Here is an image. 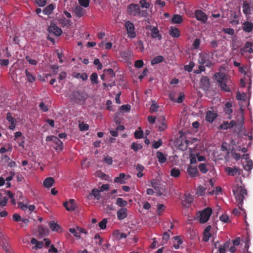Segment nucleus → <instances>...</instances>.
<instances>
[{
    "instance_id": "obj_1",
    "label": "nucleus",
    "mask_w": 253,
    "mask_h": 253,
    "mask_svg": "<svg viewBox=\"0 0 253 253\" xmlns=\"http://www.w3.org/2000/svg\"><path fill=\"white\" fill-rule=\"evenodd\" d=\"M232 191L237 203L238 208L242 211H245L243 208V204L244 199L245 196L247 195L246 189L244 188V186L238 184L237 186L233 187Z\"/></svg>"
},
{
    "instance_id": "obj_2",
    "label": "nucleus",
    "mask_w": 253,
    "mask_h": 253,
    "mask_svg": "<svg viewBox=\"0 0 253 253\" xmlns=\"http://www.w3.org/2000/svg\"><path fill=\"white\" fill-rule=\"evenodd\" d=\"M214 77L221 89L225 92H229L230 88L226 83L227 79L225 74L221 72L216 73Z\"/></svg>"
},
{
    "instance_id": "obj_3",
    "label": "nucleus",
    "mask_w": 253,
    "mask_h": 253,
    "mask_svg": "<svg viewBox=\"0 0 253 253\" xmlns=\"http://www.w3.org/2000/svg\"><path fill=\"white\" fill-rule=\"evenodd\" d=\"M87 97V95L82 91H75L73 92L70 96V100L79 104H83Z\"/></svg>"
},
{
    "instance_id": "obj_4",
    "label": "nucleus",
    "mask_w": 253,
    "mask_h": 253,
    "mask_svg": "<svg viewBox=\"0 0 253 253\" xmlns=\"http://www.w3.org/2000/svg\"><path fill=\"white\" fill-rule=\"evenodd\" d=\"M212 211L211 208H207L199 212V222L201 223H205L207 222L211 213Z\"/></svg>"
},
{
    "instance_id": "obj_5",
    "label": "nucleus",
    "mask_w": 253,
    "mask_h": 253,
    "mask_svg": "<svg viewBox=\"0 0 253 253\" xmlns=\"http://www.w3.org/2000/svg\"><path fill=\"white\" fill-rule=\"evenodd\" d=\"M46 141H52L55 144L53 147L56 151H62L63 148V143L57 137L54 135L48 136L46 138Z\"/></svg>"
},
{
    "instance_id": "obj_6",
    "label": "nucleus",
    "mask_w": 253,
    "mask_h": 253,
    "mask_svg": "<svg viewBox=\"0 0 253 253\" xmlns=\"http://www.w3.org/2000/svg\"><path fill=\"white\" fill-rule=\"evenodd\" d=\"M125 27L128 36L131 38H135L136 34L135 32V27L133 24L129 21H127L125 23Z\"/></svg>"
},
{
    "instance_id": "obj_7",
    "label": "nucleus",
    "mask_w": 253,
    "mask_h": 253,
    "mask_svg": "<svg viewBox=\"0 0 253 253\" xmlns=\"http://www.w3.org/2000/svg\"><path fill=\"white\" fill-rule=\"evenodd\" d=\"M140 6L138 4L131 3L128 5L127 11L129 15L136 16H138Z\"/></svg>"
},
{
    "instance_id": "obj_8",
    "label": "nucleus",
    "mask_w": 253,
    "mask_h": 253,
    "mask_svg": "<svg viewBox=\"0 0 253 253\" xmlns=\"http://www.w3.org/2000/svg\"><path fill=\"white\" fill-rule=\"evenodd\" d=\"M195 17L202 24H205L208 20V16L205 13L200 9L196 10L195 11Z\"/></svg>"
},
{
    "instance_id": "obj_9",
    "label": "nucleus",
    "mask_w": 253,
    "mask_h": 253,
    "mask_svg": "<svg viewBox=\"0 0 253 253\" xmlns=\"http://www.w3.org/2000/svg\"><path fill=\"white\" fill-rule=\"evenodd\" d=\"M250 3L247 0L243 1V11L246 15H250L251 13V8H253V0H250Z\"/></svg>"
},
{
    "instance_id": "obj_10",
    "label": "nucleus",
    "mask_w": 253,
    "mask_h": 253,
    "mask_svg": "<svg viewBox=\"0 0 253 253\" xmlns=\"http://www.w3.org/2000/svg\"><path fill=\"white\" fill-rule=\"evenodd\" d=\"M48 31L49 33H53L54 35L57 37L60 36L62 33V30L58 27L53 22H51L50 23V25L48 28Z\"/></svg>"
},
{
    "instance_id": "obj_11",
    "label": "nucleus",
    "mask_w": 253,
    "mask_h": 253,
    "mask_svg": "<svg viewBox=\"0 0 253 253\" xmlns=\"http://www.w3.org/2000/svg\"><path fill=\"white\" fill-rule=\"evenodd\" d=\"M146 29L151 31V37L152 38H158L159 40H161L162 38V35L159 34V31L156 27L147 25L146 26Z\"/></svg>"
},
{
    "instance_id": "obj_12",
    "label": "nucleus",
    "mask_w": 253,
    "mask_h": 253,
    "mask_svg": "<svg viewBox=\"0 0 253 253\" xmlns=\"http://www.w3.org/2000/svg\"><path fill=\"white\" fill-rule=\"evenodd\" d=\"M225 171L229 175L235 176L236 175H240L242 171V170L236 167H226L225 168Z\"/></svg>"
},
{
    "instance_id": "obj_13",
    "label": "nucleus",
    "mask_w": 253,
    "mask_h": 253,
    "mask_svg": "<svg viewBox=\"0 0 253 253\" xmlns=\"http://www.w3.org/2000/svg\"><path fill=\"white\" fill-rule=\"evenodd\" d=\"M63 206L68 211H73L76 208L75 201L74 199H70L68 201L64 202Z\"/></svg>"
},
{
    "instance_id": "obj_14",
    "label": "nucleus",
    "mask_w": 253,
    "mask_h": 253,
    "mask_svg": "<svg viewBox=\"0 0 253 253\" xmlns=\"http://www.w3.org/2000/svg\"><path fill=\"white\" fill-rule=\"evenodd\" d=\"M200 87L204 90H208L210 87V80L208 77L203 76L200 80Z\"/></svg>"
},
{
    "instance_id": "obj_15",
    "label": "nucleus",
    "mask_w": 253,
    "mask_h": 253,
    "mask_svg": "<svg viewBox=\"0 0 253 253\" xmlns=\"http://www.w3.org/2000/svg\"><path fill=\"white\" fill-rule=\"evenodd\" d=\"M130 177V175H126L125 173H121L119 176L116 177L114 179V182L116 183H119L122 184H125L126 181Z\"/></svg>"
},
{
    "instance_id": "obj_16",
    "label": "nucleus",
    "mask_w": 253,
    "mask_h": 253,
    "mask_svg": "<svg viewBox=\"0 0 253 253\" xmlns=\"http://www.w3.org/2000/svg\"><path fill=\"white\" fill-rule=\"evenodd\" d=\"M198 56V62L200 65L205 64V63L207 61V59H210L209 54L206 53H199Z\"/></svg>"
},
{
    "instance_id": "obj_17",
    "label": "nucleus",
    "mask_w": 253,
    "mask_h": 253,
    "mask_svg": "<svg viewBox=\"0 0 253 253\" xmlns=\"http://www.w3.org/2000/svg\"><path fill=\"white\" fill-rule=\"evenodd\" d=\"M127 215V209L126 208H121L117 212V218L120 220L125 219Z\"/></svg>"
},
{
    "instance_id": "obj_18",
    "label": "nucleus",
    "mask_w": 253,
    "mask_h": 253,
    "mask_svg": "<svg viewBox=\"0 0 253 253\" xmlns=\"http://www.w3.org/2000/svg\"><path fill=\"white\" fill-rule=\"evenodd\" d=\"M93 197L98 200H99L101 197L100 191L96 188L93 189L91 192L88 195L87 198L88 199H91Z\"/></svg>"
},
{
    "instance_id": "obj_19",
    "label": "nucleus",
    "mask_w": 253,
    "mask_h": 253,
    "mask_svg": "<svg viewBox=\"0 0 253 253\" xmlns=\"http://www.w3.org/2000/svg\"><path fill=\"white\" fill-rule=\"evenodd\" d=\"M211 226L208 225L206 227L203 233V240L205 242H208L209 240V239L211 236V233H210V231L211 230Z\"/></svg>"
},
{
    "instance_id": "obj_20",
    "label": "nucleus",
    "mask_w": 253,
    "mask_h": 253,
    "mask_svg": "<svg viewBox=\"0 0 253 253\" xmlns=\"http://www.w3.org/2000/svg\"><path fill=\"white\" fill-rule=\"evenodd\" d=\"M157 120L158 122H160L161 124L159 126V130H164L167 127V126L165 123V118L163 116H161L157 118Z\"/></svg>"
},
{
    "instance_id": "obj_21",
    "label": "nucleus",
    "mask_w": 253,
    "mask_h": 253,
    "mask_svg": "<svg viewBox=\"0 0 253 253\" xmlns=\"http://www.w3.org/2000/svg\"><path fill=\"white\" fill-rule=\"evenodd\" d=\"M85 10L81 6L77 5L74 9V13L76 16L81 17L84 13Z\"/></svg>"
},
{
    "instance_id": "obj_22",
    "label": "nucleus",
    "mask_w": 253,
    "mask_h": 253,
    "mask_svg": "<svg viewBox=\"0 0 253 253\" xmlns=\"http://www.w3.org/2000/svg\"><path fill=\"white\" fill-rule=\"evenodd\" d=\"M173 246L175 249L179 248L180 245L182 244L183 241L180 236H176L173 238Z\"/></svg>"
},
{
    "instance_id": "obj_23",
    "label": "nucleus",
    "mask_w": 253,
    "mask_h": 253,
    "mask_svg": "<svg viewBox=\"0 0 253 253\" xmlns=\"http://www.w3.org/2000/svg\"><path fill=\"white\" fill-rule=\"evenodd\" d=\"M216 114L212 111H208L206 114V120L210 123H212L216 117Z\"/></svg>"
},
{
    "instance_id": "obj_24",
    "label": "nucleus",
    "mask_w": 253,
    "mask_h": 253,
    "mask_svg": "<svg viewBox=\"0 0 253 253\" xmlns=\"http://www.w3.org/2000/svg\"><path fill=\"white\" fill-rule=\"evenodd\" d=\"M187 172L189 176L191 177H194L198 175V170L195 167L189 166L187 168Z\"/></svg>"
},
{
    "instance_id": "obj_25",
    "label": "nucleus",
    "mask_w": 253,
    "mask_h": 253,
    "mask_svg": "<svg viewBox=\"0 0 253 253\" xmlns=\"http://www.w3.org/2000/svg\"><path fill=\"white\" fill-rule=\"evenodd\" d=\"M54 183V179L53 177H49L46 178L43 181V185L46 188L51 187Z\"/></svg>"
},
{
    "instance_id": "obj_26",
    "label": "nucleus",
    "mask_w": 253,
    "mask_h": 253,
    "mask_svg": "<svg viewBox=\"0 0 253 253\" xmlns=\"http://www.w3.org/2000/svg\"><path fill=\"white\" fill-rule=\"evenodd\" d=\"M243 29L245 32H251L253 28V24L248 21L245 22L243 25Z\"/></svg>"
},
{
    "instance_id": "obj_27",
    "label": "nucleus",
    "mask_w": 253,
    "mask_h": 253,
    "mask_svg": "<svg viewBox=\"0 0 253 253\" xmlns=\"http://www.w3.org/2000/svg\"><path fill=\"white\" fill-rule=\"evenodd\" d=\"M169 35L173 38H178L180 36V32L178 28L171 27L169 30Z\"/></svg>"
},
{
    "instance_id": "obj_28",
    "label": "nucleus",
    "mask_w": 253,
    "mask_h": 253,
    "mask_svg": "<svg viewBox=\"0 0 253 253\" xmlns=\"http://www.w3.org/2000/svg\"><path fill=\"white\" fill-rule=\"evenodd\" d=\"M31 243L33 245H35L34 248L36 250L42 249L43 246V242L38 241L36 239L34 238H32Z\"/></svg>"
},
{
    "instance_id": "obj_29",
    "label": "nucleus",
    "mask_w": 253,
    "mask_h": 253,
    "mask_svg": "<svg viewBox=\"0 0 253 253\" xmlns=\"http://www.w3.org/2000/svg\"><path fill=\"white\" fill-rule=\"evenodd\" d=\"M156 156L160 163L163 164L166 162V156L162 152L158 151L156 153Z\"/></svg>"
},
{
    "instance_id": "obj_30",
    "label": "nucleus",
    "mask_w": 253,
    "mask_h": 253,
    "mask_svg": "<svg viewBox=\"0 0 253 253\" xmlns=\"http://www.w3.org/2000/svg\"><path fill=\"white\" fill-rule=\"evenodd\" d=\"M183 22L182 16L178 14H174L171 18V22L173 24H180Z\"/></svg>"
},
{
    "instance_id": "obj_31",
    "label": "nucleus",
    "mask_w": 253,
    "mask_h": 253,
    "mask_svg": "<svg viewBox=\"0 0 253 253\" xmlns=\"http://www.w3.org/2000/svg\"><path fill=\"white\" fill-rule=\"evenodd\" d=\"M12 150V145L11 143H7L4 145V146L0 149V153L3 154L8 151H11Z\"/></svg>"
},
{
    "instance_id": "obj_32",
    "label": "nucleus",
    "mask_w": 253,
    "mask_h": 253,
    "mask_svg": "<svg viewBox=\"0 0 253 253\" xmlns=\"http://www.w3.org/2000/svg\"><path fill=\"white\" fill-rule=\"evenodd\" d=\"M54 8V5L53 4H50L43 9L42 12L44 15H48L52 13Z\"/></svg>"
},
{
    "instance_id": "obj_33",
    "label": "nucleus",
    "mask_w": 253,
    "mask_h": 253,
    "mask_svg": "<svg viewBox=\"0 0 253 253\" xmlns=\"http://www.w3.org/2000/svg\"><path fill=\"white\" fill-rule=\"evenodd\" d=\"M232 107V104L231 102H228L225 104V107H224V112L225 113V114L229 115L232 114L233 112V110L231 108Z\"/></svg>"
},
{
    "instance_id": "obj_34",
    "label": "nucleus",
    "mask_w": 253,
    "mask_h": 253,
    "mask_svg": "<svg viewBox=\"0 0 253 253\" xmlns=\"http://www.w3.org/2000/svg\"><path fill=\"white\" fill-rule=\"evenodd\" d=\"M104 74L107 78H110V80H112L113 79L115 78V73L111 68L105 70Z\"/></svg>"
},
{
    "instance_id": "obj_35",
    "label": "nucleus",
    "mask_w": 253,
    "mask_h": 253,
    "mask_svg": "<svg viewBox=\"0 0 253 253\" xmlns=\"http://www.w3.org/2000/svg\"><path fill=\"white\" fill-rule=\"evenodd\" d=\"M144 169V167L142 165L138 164L136 166V170L138 172L136 175L138 177H141L143 176L144 174L142 172Z\"/></svg>"
},
{
    "instance_id": "obj_36",
    "label": "nucleus",
    "mask_w": 253,
    "mask_h": 253,
    "mask_svg": "<svg viewBox=\"0 0 253 253\" xmlns=\"http://www.w3.org/2000/svg\"><path fill=\"white\" fill-rule=\"evenodd\" d=\"M164 60V58L162 55H159L154 57L151 62L152 65L159 64L162 62Z\"/></svg>"
},
{
    "instance_id": "obj_37",
    "label": "nucleus",
    "mask_w": 253,
    "mask_h": 253,
    "mask_svg": "<svg viewBox=\"0 0 253 253\" xmlns=\"http://www.w3.org/2000/svg\"><path fill=\"white\" fill-rule=\"evenodd\" d=\"M25 74L27 77V80L28 82L33 83L36 80L35 77L30 73L27 70L25 71Z\"/></svg>"
},
{
    "instance_id": "obj_38",
    "label": "nucleus",
    "mask_w": 253,
    "mask_h": 253,
    "mask_svg": "<svg viewBox=\"0 0 253 253\" xmlns=\"http://www.w3.org/2000/svg\"><path fill=\"white\" fill-rule=\"evenodd\" d=\"M116 204L122 208H125L127 204V202L122 198H118L116 201Z\"/></svg>"
},
{
    "instance_id": "obj_39",
    "label": "nucleus",
    "mask_w": 253,
    "mask_h": 253,
    "mask_svg": "<svg viewBox=\"0 0 253 253\" xmlns=\"http://www.w3.org/2000/svg\"><path fill=\"white\" fill-rule=\"evenodd\" d=\"M49 226L51 230L53 231H58L60 228L59 225L55 223L53 221H51L49 223Z\"/></svg>"
},
{
    "instance_id": "obj_40",
    "label": "nucleus",
    "mask_w": 253,
    "mask_h": 253,
    "mask_svg": "<svg viewBox=\"0 0 253 253\" xmlns=\"http://www.w3.org/2000/svg\"><path fill=\"white\" fill-rule=\"evenodd\" d=\"M180 170L176 168H172L170 170V175L174 177H177L180 175Z\"/></svg>"
},
{
    "instance_id": "obj_41",
    "label": "nucleus",
    "mask_w": 253,
    "mask_h": 253,
    "mask_svg": "<svg viewBox=\"0 0 253 253\" xmlns=\"http://www.w3.org/2000/svg\"><path fill=\"white\" fill-rule=\"evenodd\" d=\"M69 231L70 233H71L74 235V236H75L77 238L80 239L81 238V236L79 234V232L77 229V226L76 227V228H70L69 229Z\"/></svg>"
},
{
    "instance_id": "obj_42",
    "label": "nucleus",
    "mask_w": 253,
    "mask_h": 253,
    "mask_svg": "<svg viewBox=\"0 0 253 253\" xmlns=\"http://www.w3.org/2000/svg\"><path fill=\"white\" fill-rule=\"evenodd\" d=\"M150 186L153 187L155 190H158L160 188V183L156 179H152L150 181Z\"/></svg>"
},
{
    "instance_id": "obj_43",
    "label": "nucleus",
    "mask_w": 253,
    "mask_h": 253,
    "mask_svg": "<svg viewBox=\"0 0 253 253\" xmlns=\"http://www.w3.org/2000/svg\"><path fill=\"white\" fill-rule=\"evenodd\" d=\"M193 201V199L190 197H187L185 199L182 201V203L183 206L185 207H189V206L191 205Z\"/></svg>"
},
{
    "instance_id": "obj_44",
    "label": "nucleus",
    "mask_w": 253,
    "mask_h": 253,
    "mask_svg": "<svg viewBox=\"0 0 253 253\" xmlns=\"http://www.w3.org/2000/svg\"><path fill=\"white\" fill-rule=\"evenodd\" d=\"M246 164L244 166V168L246 171L251 170L253 166V163L252 160H248L246 161Z\"/></svg>"
},
{
    "instance_id": "obj_45",
    "label": "nucleus",
    "mask_w": 253,
    "mask_h": 253,
    "mask_svg": "<svg viewBox=\"0 0 253 253\" xmlns=\"http://www.w3.org/2000/svg\"><path fill=\"white\" fill-rule=\"evenodd\" d=\"M90 79L92 84H97L98 81V75L96 73H93L90 77Z\"/></svg>"
},
{
    "instance_id": "obj_46",
    "label": "nucleus",
    "mask_w": 253,
    "mask_h": 253,
    "mask_svg": "<svg viewBox=\"0 0 253 253\" xmlns=\"http://www.w3.org/2000/svg\"><path fill=\"white\" fill-rule=\"evenodd\" d=\"M195 66V63L193 61H190L189 64L184 66V70L189 72H191L194 67Z\"/></svg>"
},
{
    "instance_id": "obj_47",
    "label": "nucleus",
    "mask_w": 253,
    "mask_h": 253,
    "mask_svg": "<svg viewBox=\"0 0 253 253\" xmlns=\"http://www.w3.org/2000/svg\"><path fill=\"white\" fill-rule=\"evenodd\" d=\"M169 237H170L169 234L168 233V232L167 231L164 232V233H163V235L162 240V243L163 245L167 243V242L168 241V240L169 239Z\"/></svg>"
},
{
    "instance_id": "obj_48",
    "label": "nucleus",
    "mask_w": 253,
    "mask_h": 253,
    "mask_svg": "<svg viewBox=\"0 0 253 253\" xmlns=\"http://www.w3.org/2000/svg\"><path fill=\"white\" fill-rule=\"evenodd\" d=\"M7 198L6 197H2V195L0 193V206L1 207L5 206L7 203Z\"/></svg>"
},
{
    "instance_id": "obj_49",
    "label": "nucleus",
    "mask_w": 253,
    "mask_h": 253,
    "mask_svg": "<svg viewBox=\"0 0 253 253\" xmlns=\"http://www.w3.org/2000/svg\"><path fill=\"white\" fill-rule=\"evenodd\" d=\"M131 148L134 151H137L142 148V146L140 144H137L133 142L131 145Z\"/></svg>"
},
{
    "instance_id": "obj_50",
    "label": "nucleus",
    "mask_w": 253,
    "mask_h": 253,
    "mask_svg": "<svg viewBox=\"0 0 253 253\" xmlns=\"http://www.w3.org/2000/svg\"><path fill=\"white\" fill-rule=\"evenodd\" d=\"M107 222L108 221L106 218L103 219V220L98 223L99 228L102 230L105 229L106 228Z\"/></svg>"
},
{
    "instance_id": "obj_51",
    "label": "nucleus",
    "mask_w": 253,
    "mask_h": 253,
    "mask_svg": "<svg viewBox=\"0 0 253 253\" xmlns=\"http://www.w3.org/2000/svg\"><path fill=\"white\" fill-rule=\"evenodd\" d=\"M199 169L202 173H206L208 172V169L206 167V165L204 163L200 164L198 166Z\"/></svg>"
},
{
    "instance_id": "obj_52",
    "label": "nucleus",
    "mask_w": 253,
    "mask_h": 253,
    "mask_svg": "<svg viewBox=\"0 0 253 253\" xmlns=\"http://www.w3.org/2000/svg\"><path fill=\"white\" fill-rule=\"evenodd\" d=\"M139 3L141 5V7L143 8L148 9L150 6V3L147 2L146 0H141L139 1Z\"/></svg>"
},
{
    "instance_id": "obj_53",
    "label": "nucleus",
    "mask_w": 253,
    "mask_h": 253,
    "mask_svg": "<svg viewBox=\"0 0 253 253\" xmlns=\"http://www.w3.org/2000/svg\"><path fill=\"white\" fill-rule=\"evenodd\" d=\"M163 144V141L161 139H159L157 141H154L152 143V147L154 149L159 148Z\"/></svg>"
},
{
    "instance_id": "obj_54",
    "label": "nucleus",
    "mask_w": 253,
    "mask_h": 253,
    "mask_svg": "<svg viewBox=\"0 0 253 253\" xmlns=\"http://www.w3.org/2000/svg\"><path fill=\"white\" fill-rule=\"evenodd\" d=\"M206 188L202 186H199L198 187L197 194L198 196H202L205 194V192L206 191Z\"/></svg>"
},
{
    "instance_id": "obj_55",
    "label": "nucleus",
    "mask_w": 253,
    "mask_h": 253,
    "mask_svg": "<svg viewBox=\"0 0 253 253\" xmlns=\"http://www.w3.org/2000/svg\"><path fill=\"white\" fill-rule=\"evenodd\" d=\"M159 108V105L157 103L154 101L153 102L152 105L150 108V111L151 113L156 112Z\"/></svg>"
},
{
    "instance_id": "obj_56",
    "label": "nucleus",
    "mask_w": 253,
    "mask_h": 253,
    "mask_svg": "<svg viewBox=\"0 0 253 253\" xmlns=\"http://www.w3.org/2000/svg\"><path fill=\"white\" fill-rule=\"evenodd\" d=\"M79 128L81 131H86L89 128V126L87 124L82 123L79 124Z\"/></svg>"
},
{
    "instance_id": "obj_57",
    "label": "nucleus",
    "mask_w": 253,
    "mask_h": 253,
    "mask_svg": "<svg viewBox=\"0 0 253 253\" xmlns=\"http://www.w3.org/2000/svg\"><path fill=\"white\" fill-rule=\"evenodd\" d=\"M200 43V40L199 39H196L192 44L193 48L195 49H198L199 48Z\"/></svg>"
},
{
    "instance_id": "obj_58",
    "label": "nucleus",
    "mask_w": 253,
    "mask_h": 253,
    "mask_svg": "<svg viewBox=\"0 0 253 253\" xmlns=\"http://www.w3.org/2000/svg\"><path fill=\"white\" fill-rule=\"evenodd\" d=\"M6 120L8 122H9L10 124L15 123V119L13 118V117L11 115V114L10 112H8L6 115Z\"/></svg>"
},
{
    "instance_id": "obj_59",
    "label": "nucleus",
    "mask_w": 253,
    "mask_h": 253,
    "mask_svg": "<svg viewBox=\"0 0 253 253\" xmlns=\"http://www.w3.org/2000/svg\"><path fill=\"white\" fill-rule=\"evenodd\" d=\"M236 99L239 100H245L246 99V95L244 93L241 94L238 92L236 95Z\"/></svg>"
},
{
    "instance_id": "obj_60",
    "label": "nucleus",
    "mask_w": 253,
    "mask_h": 253,
    "mask_svg": "<svg viewBox=\"0 0 253 253\" xmlns=\"http://www.w3.org/2000/svg\"><path fill=\"white\" fill-rule=\"evenodd\" d=\"M80 4L84 7H87L89 5V0H78Z\"/></svg>"
},
{
    "instance_id": "obj_61",
    "label": "nucleus",
    "mask_w": 253,
    "mask_h": 253,
    "mask_svg": "<svg viewBox=\"0 0 253 253\" xmlns=\"http://www.w3.org/2000/svg\"><path fill=\"white\" fill-rule=\"evenodd\" d=\"M104 162L108 165H111L113 163L112 158L109 156H107L104 158Z\"/></svg>"
},
{
    "instance_id": "obj_62",
    "label": "nucleus",
    "mask_w": 253,
    "mask_h": 253,
    "mask_svg": "<svg viewBox=\"0 0 253 253\" xmlns=\"http://www.w3.org/2000/svg\"><path fill=\"white\" fill-rule=\"evenodd\" d=\"M142 130H136L134 132V137L137 139L141 138L143 137Z\"/></svg>"
},
{
    "instance_id": "obj_63",
    "label": "nucleus",
    "mask_w": 253,
    "mask_h": 253,
    "mask_svg": "<svg viewBox=\"0 0 253 253\" xmlns=\"http://www.w3.org/2000/svg\"><path fill=\"white\" fill-rule=\"evenodd\" d=\"M143 64L144 63L142 60H137L135 62L134 66L136 68H140L143 67Z\"/></svg>"
},
{
    "instance_id": "obj_64",
    "label": "nucleus",
    "mask_w": 253,
    "mask_h": 253,
    "mask_svg": "<svg viewBox=\"0 0 253 253\" xmlns=\"http://www.w3.org/2000/svg\"><path fill=\"white\" fill-rule=\"evenodd\" d=\"M39 107L40 109L44 112H46L48 110L47 106L43 102H42L40 103Z\"/></svg>"
}]
</instances>
